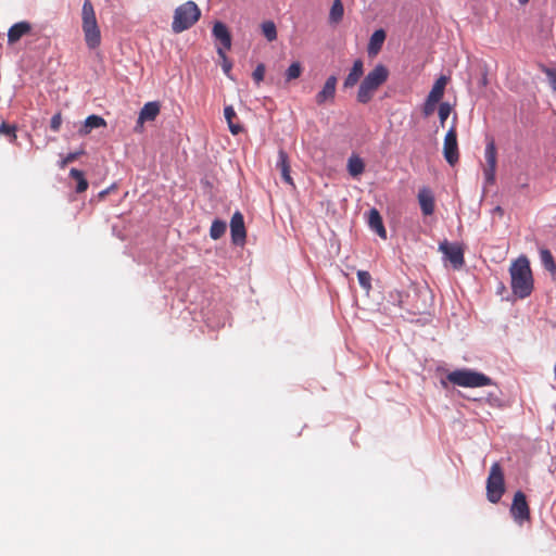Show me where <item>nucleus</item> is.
<instances>
[{
  "label": "nucleus",
  "instance_id": "1",
  "mask_svg": "<svg viewBox=\"0 0 556 556\" xmlns=\"http://www.w3.org/2000/svg\"><path fill=\"white\" fill-rule=\"evenodd\" d=\"M509 275L513 294L518 299L530 296L534 289V279L530 262L526 255H521L511 262Z\"/></svg>",
  "mask_w": 556,
  "mask_h": 556
},
{
  "label": "nucleus",
  "instance_id": "2",
  "mask_svg": "<svg viewBox=\"0 0 556 556\" xmlns=\"http://www.w3.org/2000/svg\"><path fill=\"white\" fill-rule=\"evenodd\" d=\"M389 70L383 64H377L361 81L356 99L362 104L369 103L377 90L388 80Z\"/></svg>",
  "mask_w": 556,
  "mask_h": 556
},
{
  "label": "nucleus",
  "instance_id": "3",
  "mask_svg": "<svg viewBox=\"0 0 556 556\" xmlns=\"http://www.w3.org/2000/svg\"><path fill=\"white\" fill-rule=\"evenodd\" d=\"M81 27L86 45L89 49H96L101 43V31L98 26L93 5L90 0H85L81 9Z\"/></svg>",
  "mask_w": 556,
  "mask_h": 556
},
{
  "label": "nucleus",
  "instance_id": "4",
  "mask_svg": "<svg viewBox=\"0 0 556 556\" xmlns=\"http://www.w3.org/2000/svg\"><path fill=\"white\" fill-rule=\"evenodd\" d=\"M201 11L193 1H187L179 5L174 12L172 29L174 33L179 34L189 29L200 18Z\"/></svg>",
  "mask_w": 556,
  "mask_h": 556
},
{
  "label": "nucleus",
  "instance_id": "5",
  "mask_svg": "<svg viewBox=\"0 0 556 556\" xmlns=\"http://www.w3.org/2000/svg\"><path fill=\"white\" fill-rule=\"evenodd\" d=\"M446 379L451 383L463 388H481L493 384L489 376L471 369H456L448 372Z\"/></svg>",
  "mask_w": 556,
  "mask_h": 556
},
{
  "label": "nucleus",
  "instance_id": "6",
  "mask_svg": "<svg viewBox=\"0 0 556 556\" xmlns=\"http://www.w3.org/2000/svg\"><path fill=\"white\" fill-rule=\"evenodd\" d=\"M504 492L505 481L503 469L498 463H494L490 468L486 480V497L491 503L496 504L501 501Z\"/></svg>",
  "mask_w": 556,
  "mask_h": 556
},
{
  "label": "nucleus",
  "instance_id": "7",
  "mask_svg": "<svg viewBox=\"0 0 556 556\" xmlns=\"http://www.w3.org/2000/svg\"><path fill=\"white\" fill-rule=\"evenodd\" d=\"M456 119L457 116L455 115L443 141V156L451 166H454L459 160Z\"/></svg>",
  "mask_w": 556,
  "mask_h": 556
},
{
  "label": "nucleus",
  "instance_id": "8",
  "mask_svg": "<svg viewBox=\"0 0 556 556\" xmlns=\"http://www.w3.org/2000/svg\"><path fill=\"white\" fill-rule=\"evenodd\" d=\"M510 515L513 519L519 525L530 520V508L523 492L517 491L515 493L510 506Z\"/></svg>",
  "mask_w": 556,
  "mask_h": 556
},
{
  "label": "nucleus",
  "instance_id": "9",
  "mask_svg": "<svg viewBox=\"0 0 556 556\" xmlns=\"http://www.w3.org/2000/svg\"><path fill=\"white\" fill-rule=\"evenodd\" d=\"M484 157H485V166L483 169L484 179L488 185H493L495 181V173H496V147L493 139L489 140L485 150H484Z\"/></svg>",
  "mask_w": 556,
  "mask_h": 556
},
{
  "label": "nucleus",
  "instance_id": "10",
  "mask_svg": "<svg viewBox=\"0 0 556 556\" xmlns=\"http://www.w3.org/2000/svg\"><path fill=\"white\" fill-rule=\"evenodd\" d=\"M439 250L451 262L455 269H459L465 264L464 249L457 243H450L446 240L441 242Z\"/></svg>",
  "mask_w": 556,
  "mask_h": 556
},
{
  "label": "nucleus",
  "instance_id": "11",
  "mask_svg": "<svg viewBox=\"0 0 556 556\" xmlns=\"http://www.w3.org/2000/svg\"><path fill=\"white\" fill-rule=\"evenodd\" d=\"M161 111V104L157 101L146 103L139 112L137 124L134 128L135 132H142L146 122H153Z\"/></svg>",
  "mask_w": 556,
  "mask_h": 556
},
{
  "label": "nucleus",
  "instance_id": "12",
  "mask_svg": "<svg viewBox=\"0 0 556 556\" xmlns=\"http://www.w3.org/2000/svg\"><path fill=\"white\" fill-rule=\"evenodd\" d=\"M231 239L235 244H242L245 240V226L243 215L237 211L230 220Z\"/></svg>",
  "mask_w": 556,
  "mask_h": 556
},
{
  "label": "nucleus",
  "instance_id": "13",
  "mask_svg": "<svg viewBox=\"0 0 556 556\" xmlns=\"http://www.w3.org/2000/svg\"><path fill=\"white\" fill-rule=\"evenodd\" d=\"M338 79L334 75H331L325 81L321 90L316 94L315 102L318 105H323L327 102H332L336 97Z\"/></svg>",
  "mask_w": 556,
  "mask_h": 556
},
{
  "label": "nucleus",
  "instance_id": "14",
  "mask_svg": "<svg viewBox=\"0 0 556 556\" xmlns=\"http://www.w3.org/2000/svg\"><path fill=\"white\" fill-rule=\"evenodd\" d=\"M363 74H364V62L362 59H357L353 62L352 68L350 70L349 74L344 78L343 88L349 89V88L354 87L358 83V80L363 76Z\"/></svg>",
  "mask_w": 556,
  "mask_h": 556
},
{
  "label": "nucleus",
  "instance_id": "15",
  "mask_svg": "<svg viewBox=\"0 0 556 556\" xmlns=\"http://www.w3.org/2000/svg\"><path fill=\"white\" fill-rule=\"evenodd\" d=\"M213 36L222 45L220 48L229 50L231 47V35L227 26L222 22H216L213 26Z\"/></svg>",
  "mask_w": 556,
  "mask_h": 556
},
{
  "label": "nucleus",
  "instance_id": "16",
  "mask_svg": "<svg viewBox=\"0 0 556 556\" xmlns=\"http://www.w3.org/2000/svg\"><path fill=\"white\" fill-rule=\"evenodd\" d=\"M386 37L387 34L383 29H377L372 33L367 46V52L369 56H376L380 52Z\"/></svg>",
  "mask_w": 556,
  "mask_h": 556
},
{
  "label": "nucleus",
  "instance_id": "17",
  "mask_svg": "<svg viewBox=\"0 0 556 556\" xmlns=\"http://www.w3.org/2000/svg\"><path fill=\"white\" fill-rule=\"evenodd\" d=\"M30 30L31 26L28 22H18L12 25L8 31V42L11 45L17 42L23 36L30 33Z\"/></svg>",
  "mask_w": 556,
  "mask_h": 556
},
{
  "label": "nucleus",
  "instance_id": "18",
  "mask_svg": "<svg viewBox=\"0 0 556 556\" xmlns=\"http://www.w3.org/2000/svg\"><path fill=\"white\" fill-rule=\"evenodd\" d=\"M418 201L424 215L428 216L434 212V198L431 190L424 188L418 193Z\"/></svg>",
  "mask_w": 556,
  "mask_h": 556
},
{
  "label": "nucleus",
  "instance_id": "19",
  "mask_svg": "<svg viewBox=\"0 0 556 556\" xmlns=\"http://www.w3.org/2000/svg\"><path fill=\"white\" fill-rule=\"evenodd\" d=\"M277 167L280 169L281 177L285 182L294 186L293 179L290 175V163L288 154L285 150L280 149L278 151V161H277Z\"/></svg>",
  "mask_w": 556,
  "mask_h": 556
},
{
  "label": "nucleus",
  "instance_id": "20",
  "mask_svg": "<svg viewBox=\"0 0 556 556\" xmlns=\"http://www.w3.org/2000/svg\"><path fill=\"white\" fill-rule=\"evenodd\" d=\"M368 225L371 230L376 231L382 239L387 238V231L382 223V218L378 210L371 208L368 215Z\"/></svg>",
  "mask_w": 556,
  "mask_h": 556
},
{
  "label": "nucleus",
  "instance_id": "21",
  "mask_svg": "<svg viewBox=\"0 0 556 556\" xmlns=\"http://www.w3.org/2000/svg\"><path fill=\"white\" fill-rule=\"evenodd\" d=\"M448 83V77L445 76V75H441L433 84L429 94L427 96V98L429 99H432L434 101H438V102H441L443 96H444V91H445V87Z\"/></svg>",
  "mask_w": 556,
  "mask_h": 556
},
{
  "label": "nucleus",
  "instance_id": "22",
  "mask_svg": "<svg viewBox=\"0 0 556 556\" xmlns=\"http://www.w3.org/2000/svg\"><path fill=\"white\" fill-rule=\"evenodd\" d=\"M106 122L99 115H90L85 119L84 125L79 129L81 136L88 135L93 128L104 127Z\"/></svg>",
  "mask_w": 556,
  "mask_h": 556
},
{
  "label": "nucleus",
  "instance_id": "23",
  "mask_svg": "<svg viewBox=\"0 0 556 556\" xmlns=\"http://www.w3.org/2000/svg\"><path fill=\"white\" fill-rule=\"evenodd\" d=\"M224 116L227 121L229 130L232 135H238L243 130L242 126L239 123L235 122V119L237 118V114L231 105L225 106Z\"/></svg>",
  "mask_w": 556,
  "mask_h": 556
},
{
  "label": "nucleus",
  "instance_id": "24",
  "mask_svg": "<svg viewBox=\"0 0 556 556\" xmlns=\"http://www.w3.org/2000/svg\"><path fill=\"white\" fill-rule=\"evenodd\" d=\"M365 170V163L358 155H352L348 161V172L352 177L362 175Z\"/></svg>",
  "mask_w": 556,
  "mask_h": 556
},
{
  "label": "nucleus",
  "instance_id": "25",
  "mask_svg": "<svg viewBox=\"0 0 556 556\" xmlns=\"http://www.w3.org/2000/svg\"><path fill=\"white\" fill-rule=\"evenodd\" d=\"M540 260L544 268L548 270L553 276H556V262L548 249L543 248L540 250Z\"/></svg>",
  "mask_w": 556,
  "mask_h": 556
},
{
  "label": "nucleus",
  "instance_id": "26",
  "mask_svg": "<svg viewBox=\"0 0 556 556\" xmlns=\"http://www.w3.org/2000/svg\"><path fill=\"white\" fill-rule=\"evenodd\" d=\"M343 14L344 8L341 0H333L329 12V23L334 25L339 24L343 18Z\"/></svg>",
  "mask_w": 556,
  "mask_h": 556
},
{
  "label": "nucleus",
  "instance_id": "27",
  "mask_svg": "<svg viewBox=\"0 0 556 556\" xmlns=\"http://www.w3.org/2000/svg\"><path fill=\"white\" fill-rule=\"evenodd\" d=\"M70 176L77 181L76 191L81 193L87 190L88 181L86 180L84 173L77 168H72Z\"/></svg>",
  "mask_w": 556,
  "mask_h": 556
},
{
  "label": "nucleus",
  "instance_id": "28",
  "mask_svg": "<svg viewBox=\"0 0 556 556\" xmlns=\"http://www.w3.org/2000/svg\"><path fill=\"white\" fill-rule=\"evenodd\" d=\"M226 223L220 219H215L210 228V236L213 240L220 239L226 232Z\"/></svg>",
  "mask_w": 556,
  "mask_h": 556
},
{
  "label": "nucleus",
  "instance_id": "29",
  "mask_svg": "<svg viewBox=\"0 0 556 556\" xmlns=\"http://www.w3.org/2000/svg\"><path fill=\"white\" fill-rule=\"evenodd\" d=\"M262 33L268 41L277 39V28L274 22L266 21L262 24Z\"/></svg>",
  "mask_w": 556,
  "mask_h": 556
},
{
  "label": "nucleus",
  "instance_id": "30",
  "mask_svg": "<svg viewBox=\"0 0 556 556\" xmlns=\"http://www.w3.org/2000/svg\"><path fill=\"white\" fill-rule=\"evenodd\" d=\"M452 112V105L448 102H441L438 106V115L440 119V125L444 127L446 119L448 118Z\"/></svg>",
  "mask_w": 556,
  "mask_h": 556
},
{
  "label": "nucleus",
  "instance_id": "31",
  "mask_svg": "<svg viewBox=\"0 0 556 556\" xmlns=\"http://www.w3.org/2000/svg\"><path fill=\"white\" fill-rule=\"evenodd\" d=\"M217 53L222 60V68H223V72L225 73V75L227 77H229L230 79H233L232 76H231V68H232V63L228 60L225 51L223 50V48H217Z\"/></svg>",
  "mask_w": 556,
  "mask_h": 556
},
{
  "label": "nucleus",
  "instance_id": "32",
  "mask_svg": "<svg viewBox=\"0 0 556 556\" xmlns=\"http://www.w3.org/2000/svg\"><path fill=\"white\" fill-rule=\"evenodd\" d=\"M302 74V66L300 62H293L288 70L286 71V80L291 81L293 79H296Z\"/></svg>",
  "mask_w": 556,
  "mask_h": 556
},
{
  "label": "nucleus",
  "instance_id": "33",
  "mask_svg": "<svg viewBox=\"0 0 556 556\" xmlns=\"http://www.w3.org/2000/svg\"><path fill=\"white\" fill-rule=\"evenodd\" d=\"M1 135H4L7 137H9L10 141L11 142H14L17 138L16 136V126L15 125H10L5 122H2L1 125H0V136Z\"/></svg>",
  "mask_w": 556,
  "mask_h": 556
},
{
  "label": "nucleus",
  "instance_id": "34",
  "mask_svg": "<svg viewBox=\"0 0 556 556\" xmlns=\"http://www.w3.org/2000/svg\"><path fill=\"white\" fill-rule=\"evenodd\" d=\"M357 279H358V283L361 285V287L364 290L369 291L371 289V276L368 271L358 270Z\"/></svg>",
  "mask_w": 556,
  "mask_h": 556
},
{
  "label": "nucleus",
  "instance_id": "35",
  "mask_svg": "<svg viewBox=\"0 0 556 556\" xmlns=\"http://www.w3.org/2000/svg\"><path fill=\"white\" fill-rule=\"evenodd\" d=\"M540 70L547 76L549 86L556 91V68H549L544 64H540Z\"/></svg>",
  "mask_w": 556,
  "mask_h": 556
},
{
  "label": "nucleus",
  "instance_id": "36",
  "mask_svg": "<svg viewBox=\"0 0 556 556\" xmlns=\"http://www.w3.org/2000/svg\"><path fill=\"white\" fill-rule=\"evenodd\" d=\"M440 103L441 102H438V101H434L432 99L426 98V101H425V103L422 105V110H421L422 111V115L425 117L431 116L434 113V111L437 109V105L440 104Z\"/></svg>",
  "mask_w": 556,
  "mask_h": 556
},
{
  "label": "nucleus",
  "instance_id": "37",
  "mask_svg": "<svg viewBox=\"0 0 556 556\" xmlns=\"http://www.w3.org/2000/svg\"><path fill=\"white\" fill-rule=\"evenodd\" d=\"M265 65L263 63H260L255 70L252 73V78L256 83V85H260L261 81H263L265 76Z\"/></svg>",
  "mask_w": 556,
  "mask_h": 556
},
{
  "label": "nucleus",
  "instance_id": "38",
  "mask_svg": "<svg viewBox=\"0 0 556 556\" xmlns=\"http://www.w3.org/2000/svg\"><path fill=\"white\" fill-rule=\"evenodd\" d=\"M61 124H62V116H61V113H56L52 116L51 121H50V128L53 130V131H59L60 127H61Z\"/></svg>",
  "mask_w": 556,
  "mask_h": 556
},
{
  "label": "nucleus",
  "instance_id": "39",
  "mask_svg": "<svg viewBox=\"0 0 556 556\" xmlns=\"http://www.w3.org/2000/svg\"><path fill=\"white\" fill-rule=\"evenodd\" d=\"M83 153L81 152H73V153H68L64 160L62 161V164H61V167H64L66 164L68 163H72L74 162L75 160H77V157Z\"/></svg>",
  "mask_w": 556,
  "mask_h": 556
},
{
  "label": "nucleus",
  "instance_id": "40",
  "mask_svg": "<svg viewBox=\"0 0 556 556\" xmlns=\"http://www.w3.org/2000/svg\"><path fill=\"white\" fill-rule=\"evenodd\" d=\"M108 193H109V189L103 190V191H101V192L99 193V197H100V198H104Z\"/></svg>",
  "mask_w": 556,
  "mask_h": 556
},
{
  "label": "nucleus",
  "instance_id": "41",
  "mask_svg": "<svg viewBox=\"0 0 556 556\" xmlns=\"http://www.w3.org/2000/svg\"><path fill=\"white\" fill-rule=\"evenodd\" d=\"M520 4H527L529 2V0H518Z\"/></svg>",
  "mask_w": 556,
  "mask_h": 556
}]
</instances>
